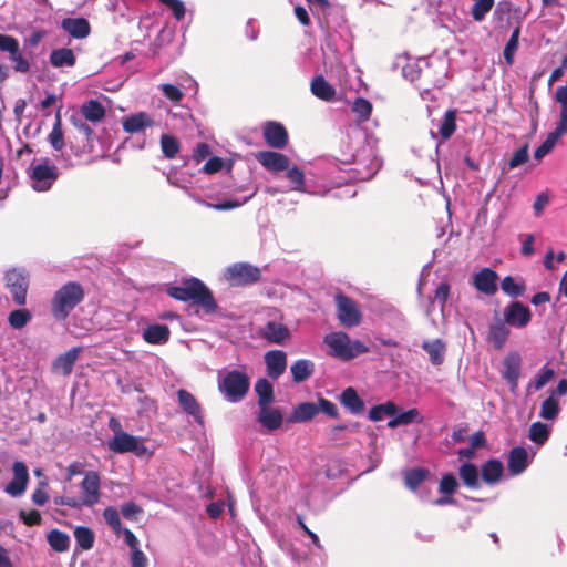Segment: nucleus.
Listing matches in <instances>:
<instances>
[{"label": "nucleus", "instance_id": "nucleus-1", "mask_svg": "<svg viewBox=\"0 0 567 567\" xmlns=\"http://www.w3.org/2000/svg\"><path fill=\"white\" fill-rule=\"evenodd\" d=\"M167 295L179 301H193L200 306L207 313L217 309V303L210 290L197 278L185 280L182 286H171Z\"/></svg>", "mask_w": 567, "mask_h": 567}, {"label": "nucleus", "instance_id": "nucleus-2", "mask_svg": "<svg viewBox=\"0 0 567 567\" xmlns=\"http://www.w3.org/2000/svg\"><path fill=\"white\" fill-rule=\"evenodd\" d=\"M83 287L76 281L61 286L51 300V313L56 321H64L84 299Z\"/></svg>", "mask_w": 567, "mask_h": 567}, {"label": "nucleus", "instance_id": "nucleus-3", "mask_svg": "<svg viewBox=\"0 0 567 567\" xmlns=\"http://www.w3.org/2000/svg\"><path fill=\"white\" fill-rule=\"evenodd\" d=\"M323 343L329 348L328 353L341 361H350L360 354L369 352V347L362 341L351 340L350 337L342 331L326 334Z\"/></svg>", "mask_w": 567, "mask_h": 567}, {"label": "nucleus", "instance_id": "nucleus-4", "mask_svg": "<svg viewBox=\"0 0 567 567\" xmlns=\"http://www.w3.org/2000/svg\"><path fill=\"white\" fill-rule=\"evenodd\" d=\"M248 375L239 370L228 371L218 378V390L229 403H238L244 400L249 391Z\"/></svg>", "mask_w": 567, "mask_h": 567}, {"label": "nucleus", "instance_id": "nucleus-5", "mask_svg": "<svg viewBox=\"0 0 567 567\" xmlns=\"http://www.w3.org/2000/svg\"><path fill=\"white\" fill-rule=\"evenodd\" d=\"M353 171L361 181L371 179L380 169L381 161L373 148L367 144L353 154Z\"/></svg>", "mask_w": 567, "mask_h": 567}, {"label": "nucleus", "instance_id": "nucleus-6", "mask_svg": "<svg viewBox=\"0 0 567 567\" xmlns=\"http://www.w3.org/2000/svg\"><path fill=\"white\" fill-rule=\"evenodd\" d=\"M114 432V436L109 441V449L115 453L124 454V453H134L137 456H142L146 453V446L141 442V440L134 435H131L122 430H116L115 426H112Z\"/></svg>", "mask_w": 567, "mask_h": 567}, {"label": "nucleus", "instance_id": "nucleus-7", "mask_svg": "<svg viewBox=\"0 0 567 567\" xmlns=\"http://www.w3.org/2000/svg\"><path fill=\"white\" fill-rule=\"evenodd\" d=\"M261 277L260 269L247 262H236L227 267L225 278L231 286H248L257 282Z\"/></svg>", "mask_w": 567, "mask_h": 567}, {"label": "nucleus", "instance_id": "nucleus-8", "mask_svg": "<svg viewBox=\"0 0 567 567\" xmlns=\"http://www.w3.org/2000/svg\"><path fill=\"white\" fill-rule=\"evenodd\" d=\"M6 286L12 295L13 301L18 306H24L27 302V291L29 287V277L23 268H12L6 272Z\"/></svg>", "mask_w": 567, "mask_h": 567}, {"label": "nucleus", "instance_id": "nucleus-9", "mask_svg": "<svg viewBox=\"0 0 567 567\" xmlns=\"http://www.w3.org/2000/svg\"><path fill=\"white\" fill-rule=\"evenodd\" d=\"M337 317L342 326L352 328L360 324L362 316L358 305L348 296L340 292L334 297Z\"/></svg>", "mask_w": 567, "mask_h": 567}, {"label": "nucleus", "instance_id": "nucleus-10", "mask_svg": "<svg viewBox=\"0 0 567 567\" xmlns=\"http://www.w3.org/2000/svg\"><path fill=\"white\" fill-rule=\"evenodd\" d=\"M58 177V167L48 163L33 165L30 173L31 186L35 192L49 190Z\"/></svg>", "mask_w": 567, "mask_h": 567}, {"label": "nucleus", "instance_id": "nucleus-11", "mask_svg": "<svg viewBox=\"0 0 567 567\" xmlns=\"http://www.w3.org/2000/svg\"><path fill=\"white\" fill-rule=\"evenodd\" d=\"M101 481L100 475L95 471H87L80 484L81 488V504L85 507H93L100 502L101 497Z\"/></svg>", "mask_w": 567, "mask_h": 567}, {"label": "nucleus", "instance_id": "nucleus-12", "mask_svg": "<svg viewBox=\"0 0 567 567\" xmlns=\"http://www.w3.org/2000/svg\"><path fill=\"white\" fill-rule=\"evenodd\" d=\"M503 320L513 328L523 329L532 320L530 309L520 301H512L504 308Z\"/></svg>", "mask_w": 567, "mask_h": 567}, {"label": "nucleus", "instance_id": "nucleus-13", "mask_svg": "<svg viewBox=\"0 0 567 567\" xmlns=\"http://www.w3.org/2000/svg\"><path fill=\"white\" fill-rule=\"evenodd\" d=\"M12 473L13 477L6 485L4 492L11 497H20L24 494L29 482L27 465L21 461H16L12 464Z\"/></svg>", "mask_w": 567, "mask_h": 567}, {"label": "nucleus", "instance_id": "nucleus-14", "mask_svg": "<svg viewBox=\"0 0 567 567\" xmlns=\"http://www.w3.org/2000/svg\"><path fill=\"white\" fill-rule=\"evenodd\" d=\"M498 275L492 268L485 267L473 277L475 289L486 296H494L497 292Z\"/></svg>", "mask_w": 567, "mask_h": 567}, {"label": "nucleus", "instance_id": "nucleus-15", "mask_svg": "<svg viewBox=\"0 0 567 567\" xmlns=\"http://www.w3.org/2000/svg\"><path fill=\"white\" fill-rule=\"evenodd\" d=\"M533 460L524 446L513 447L507 457V470L512 476L524 473Z\"/></svg>", "mask_w": 567, "mask_h": 567}, {"label": "nucleus", "instance_id": "nucleus-16", "mask_svg": "<svg viewBox=\"0 0 567 567\" xmlns=\"http://www.w3.org/2000/svg\"><path fill=\"white\" fill-rule=\"evenodd\" d=\"M155 125L154 117L147 112H137L123 118V131L128 134H138Z\"/></svg>", "mask_w": 567, "mask_h": 567}, {"label": "nucleus", "instance_id": "nucleus-17", "mask_svg": "<svg viewBox=\"0 0 567 567\" xmlns=\"http://www.w3.org/2000/svg\"><path fill=\"white\" fill-rule=\"evenodd\" d=\"M260 165L269 172L278 173L289 168V158L275 151H261L256 155Z\"/></svg>", "mask_w": 567, "mask_h": 567}, {"label": "nucleus", "instance_id": "nucleus-18", "mask_svg": "<svg viewBox=\"0 0 567 567\" xmlns=\"http://www.w3.org/2000/svg\"><path fill=\"white\" fill-rule=\"evenodd\" d=\"M267 374L270 379L277 380L287 368V354L282 350H270L265 353Z\"/></svg>", "mask_w": 567, "mask_h": 567}, {"label": "nucleus", "instance_id": "nucleus-19", "mask_svg": "<svg viewBox=\"0 0 567 567\" xmlns=\"http://www.w3.org/2000/svg\"><path fill=\"white\" fill-rule=\"evenodd\" d=\"M264 138L274 148H284L288 143V133L278 122H267L264 127Z\"/></svg>", "mask_w": 567, "mask_h": 567}, {"label": "nucleus", "instance_id": "nucleus-20", "mask_svg": "<svg viewBox=\"0 0 567 567\" xmlns=\"http://www.w3.org/2000/svg\"><path fill=\"white\" fill-rule=\"evenodd\" d=\"M61 29L73 39H85L91 33V25L83 17L64 18L61 21Z\"/></svg>", "mask_w": 567, "mask_h": 567}, {"label": "nucleus", "instance_id": "nucleus-21", "mask_svg": "<svg viewBox=\"0 0 567 567\" xmlns=\"http://www.w3.org/2000/svg\"><path fill=\"white\" fill-rule=\"evenodd\" d=\"M178 404L182 410L190 415L194 421L200 425L204 423V416L202 413L200 405L196 398L187 390L181 389L177 391Z\"/></svg>", "mask_w": 567, "mask_h": 567}, {"label": "nucleus", "instance_id": "nucleus-22", "mask_svg": "<svg viewBox=\"0 0 567 567\" xmlns=\"http://www.w3.org/2000/svg\"><path fill=\"white\" fill-rule=\"evenodd\" d=\"M260 336L270 343L284 344L290 337L289 329L277 321H268L260 330Z\"/></svg>", "mask_w": 567, "mask_h": 567}, {"label": "nucleus", "instance_id": "nucleus-23", "mask_svg": "<svg viewBox=\"0 0 567 567\" xmlns=\"http://www.w3.org/2000/svg\"><path fill=\"white\" fill-rule=\"evenodd\" d=\"M509 326L502 319H496L488 327L487 340L496 350L504 348L511 334Z\"/></svg>", "mask_w": 567, "mask_h": 567}, {"label": "nucleus", "instance_id": "nucleus-24", "mask_svg": "<svg viewBox=\"0 0 567 567\" xmlns=\"http://www.w3.org/2000/svg\"><path fill=\"white\" fill-rule=\"evenodd\" d=\"M311 93L319 100L324 102H331L334 100L337 91L323 75H316L310 83Z\"/></svg>", "mask_w": 567, "mask_h": 567}, {"label": "nucleus", "instance_id": "nucleus-25", "mask_svg": "<svg viewBox=\"0 0 567 567\" xmlns=\"http://www.w3.org/2000/svg\"><path fill=\"white\" fill-rule=\"evenodd\" d=\"M169 336V328L161 323L150 324L142 332L143 340L150 344H165Z\"/></svg>", "mask_w": 567, "mask_h": 567}, {"label": "nucleus", "instance_id": "nucleus-26", "mask_svg": "<svg viewBox=\"0 0 567 567\" xmlns=\"http://www.w3.org/2000/svg\"><path fill=\"white\" fill-rule=\"evenodd\" d=\"M566 133L567 127L557 124L556 128L553 132H550L547 135L546 140L535 150L534 158L536 161H540L542 158H544L547 154H549L553 151L559 138Z\"/></svg>", "mask_w": 567, "mask_h": 567}, {"label": "nucleus", "instance_id": "nucleus-27", "mask_svg": "<svg viewBox=\"0 0 567 567\" xmlns=\"http://www.w3.org/2000/svg\"><path fill=\"white\" fill-rule=\"evenodd\" d=\"M282 414L278 409L268 405L259 406L258 422L269 431H275L282 425Z\"/></svg>", "mask_w": 567, "mask_h": 567}, {"label": "nucleus", "instance_id": "nucleus-28", "mask_svg": "<svg viewBox=\"0 0 567 567\" xmlns=\"http://www.w3.org/2000/svg\"><path fill=\"white\" fill-rule=\"evenodd\" d=\"M435 125L437 127V133L431 130L433 138H436L437 134L441 136L442 141L450 138L456 130V111L447 110L444 116Z\"/></svg>", "mask_w": 567, "mask_h": 567}, {"label": "nucleus", "instance_id": "nucleus-29", "mask_svg": "<svg viewBox=\"0 0 567 567\" xmlns=\"http://www.w3.org/2000/svg\"><path fill=\"white\" fill-rule=\"evenodd\" d=\"M80 352L81 348L74 347L60 354L52 363L53 370L61 372L63 375H69L73 370V365L76 362Z\"/></svg>", "mask_w": 567, "mask_h": 567}, {"label": "nucleus", "instance_id": "nucleus-30", "mask_svg": "<svg viewBox=\"0 0 567 567\" xmlns=\"http://www.w3.org/2000/svg\"><path fill=\"white\" fill-rule=\"evenodd\" d=\"M503 473V463L497 458L486 461L481 468L482 480L488 485H495L498 483Z\"/></svg>", "mask_w": 567, "mask_h": 567}, {"label": "nucleus", "instance_id": "nucleus-31", "mask_svg": "<svg viewBox=\"0 0 567 567\" xmlns=\"http://www.w3.org/2000/svg\"><path fill=\"white\" fill-rule=\"evenodd\" d=\"M422 349L429 354L433 365H441L444 362L446 346L442 339L425 340Z\"/></svg>", "mask_w": 567, "mask_h": 567}, {"label": "nucleus", "instance_id": "nucleus-32", "mask_svg": "<svg viewBox=\"0 0 567 567\" xmlns=\"http://www.w3.org/2000/svg\"><path fill=\"white\" fill-rule=\"evenodd\" d=\"M340 403L350 411V413L358 415L364 410V402L359 396L358 392L349 386L340 394Z\"/></svg>", "mask_w": 567, "mask_h": 567}, {"label": "nucleus", "instance_id": "nucleus-33", "mask_svg": "<svg viewBox=\"0 0 567 567\" xmlns=\"http://www.w3.org/2000/svg\"><path fill=\"white\" fill-rule=\"evenodd\" d=\"M49 61L54 68H72L75 65L76 56L72 49H54L50 53Z\"/></svg>", "mask_w": 567, "mask_h": 567}, {"label": "nucleus", "instance_id": "nucleus-34", "mask_svg": "<svg viewBox=\"0 0 567 567\" xmlns=\"http://www.w3.org/2000/svg\"><path fill=\"white\" fill-rule=\"evenodd\" d=\"M319 413L317 404L313 402H303L293 408L289 421L302 423L311 421Z\"/></svg>", "mask_w": 567, "mask_h": 567}, {"label": "nucleus", "instance_id": "nucleus-35", "mask_svg": "<svg viewBox=\"0 0 567 567\" xmlns=\"http://www.w3.org/2000/svg\"><path fill=\"white\" fill-rule=\"evenodd\" d=\"M290 372L293 382L301 383L313 374L315 363L308 359H299L291 364Z\"/></svg>", "mask_w": 567, "mask_h": 567}, {"label": "nucleus", "instance_id": "nucleus-36", "mask_svg": "<svg viewBox=\"0 0 567 567\" xmlns=\"http://www.w3.org/2000/svg\"><path fill=\"white\" fill-rule=\"evenodd\" d=\"M458 475L466 487L477 489L481 486L480 471L475 464L471 462L463 463L458 468Z\"/></svg>", "mask_w": 567, "mask_h": 567}, {"label": "nucleus", "instance_id": "nucleus-37", "mask_svg": "<svg viewBox=\"0 0 567 567\" xmlns=\"http://www.w3.org/2000/svg\"><path fill=\"white\" fill-rule=\"evenodd\" d=\"M501 289L506 296L515 299L525 293L526 284L523 279L517 280L513 276H506L501 281Z\"/></svg>", "mask_w": 567, "mask_h": 567}, {"label": "nucleus", "instance_id": "nucleus-38", "mask_svg": "<svg viewBox=\"0 0 567 567\" xmlns=\"http://www.w3.org/2000/svg\"><path fill=\"white\" fill-rule=\"evenodd\" d=\"M81 115L90 122H100L105 116L104 106L96 100H90L80 109Z\"/></svg>", "mask_w": 567, "mask_h": 567}, {"label": "nucleus", "instance_id": "nucleus-39", "mask_svg": "<svg viewBox=\"0 0 567 567\" xmlns=\"http://www.w3.org/2000/svg\"><path fill=\"white\" fill-rule=\"evenodd\" d=\"M47 540H48L50 547L58 553H64L70 547L69 535L59 529L50 530L47 535Z\"/></svg>", "mask_w": 567, "mask_h": 567}, {"label": "nucleus", "instance_id": "nucleus-40", "mask_svg": "<svg viewBox=\"0 0 567 567\" xmlns=\"http://www.w3.org/2000/svg\"><path fill=\"white\" fill-rule=\"evenodd\" d=\"M255 391L259 398L258 406L269 405L274 402V388L267 379H259L255 383Z\"/></svg>", "mask_w": 567, "mask_h": 567}, {"label": "nucleus", "instance_id": "nucleus-41", "mask_svg": "<svg viewBox=\"0 0 567 567\" xmlns=\"http://www.w3.org/2000/svg\"><path fill=\"white\" fill-rule=\"evenodd\" d=\"M429 474V470L424 467L411 468L404 474V483L409 489L414 492L426 480Z\"/></svg>", "mask_w": 567, "mask_h": 567}, {"label": "nucleus", "instance_id": "nucleus-42", "mask_svg": "<svg viewBox=\"0 0 567 567\" xmlns=\"http://www.w3.org/2000/svg\"><path fill=\"white\" fill-rule=\"evenodd\" d=\"M417 421L421 422L422 417L420 416V412L417 409L413 408L408 411L398 413L393 415V417L388 422V426L390 429H395L401 425H408L412 422Z\"/></svg>", "mask_w": 567, "mask_h": 567}, {"label": "nucleus", "instance_id": "nucleus-43", "mask_svg": "<svg viewBox=\"0 0 567 567\" xmlns=\"http://www.w3.org/2000/svg\"><path fill=\"white\" fill-rule=\"evenodd\" d=\"M286 171L287 178L291 184L290 190L312 194V192L309 190L306 185L305 174L302 171H300L297 166H289V168Z\"/></svg>", "mask_w": 567, "mask_h": 567}, {"label": "nucleus", "instance_id": "nucleus-44", "mask_svg": "<svg viewBox=\"0 0 567 567\" xmlns=\"http://www.w3.org/2000/svg\"><path fill=\"white\" fill-rule=\"evenodd\" d=\"M74 538L78 546L83 550H90L95 540L93 530L86 526H78L74 529Z\"/></svg>", "mask_w": 567, "mask_h": 567}, {"label": "nucleus", "instance_id": "nucleus-45", "mask_svg": "<svg viewBox=\"0 0 567 567\" xmlns=\"http://www.w3.org/2000/svg\"><path fill=\"white\" fill-rule=\"evenodd\" d=\"M398 412V406L395 403L388 401L383 404L374 405L369 411V419L373 422H378L383 420L385 415L392 416Z\"/></svg>", "mask_w": 567, "mask_h": 567}, {"label": "nucleus", "instance_id": "nucleus-46", "mask_svg": "<svg viewBox=\"0 0 567 567\" xmlns=\"http://www.w3.org/2000/svg\"><path fill=\"white\" fill-rule=\"evenodd\" d=\"M32 320V313L27 308L12 310L8 316V322L11 328L20 330Z\"/></svg>", "mask_w": 567, "mask_h": 567}, {"label": "nucleus", "instance_id": "nucleus-47", "mask_svg": "<svg viewBox=\"0 0 567 567\" xmlns=\"http://www.w3.org/2000/svg\"><path fill=\"white\" fill-rule=\"evenodd\" d=\"M555 375V371L553 368H549L547 364L540 368V370L535 375V379L530 381L527 385V390L538 391L543 389Z\"/></svg>", "mask_w": 567, "mask_h": 567}, {"label": "nucleus", "instance_id": "nucleus-48", "mask_svg": "<svg viewBox=\"0 0 567 567\" xmlns=\"http://www.w3.org/2000/svg\"><path fill=\"white\" fill-rule=\"evenodd\" d=\"M254 195H255V193L250 194L249 196H246L243 200L227 199V200H224V202H220V203H217V204L206 203L203 199H200L199 197H196V196H193V195H192V198L195 202H197V203H199L202 205H205L207 207H210L213 209H216V210H229V209H234V208L240 207L243 204L247 203Z\"/></svg>", "mask_w": 567, "mask_h": 567}, {"label": "nucleus", "instance_id": "nucleus-49", "mask_svg": "<svg viewBox=\"0 0 567 567\" xmlns=\"http://www.w3.org/2000/svg\"><path fill=\"white\" fill-rule=\"evenodd\" d=\"M550 434V426L542 423V422H535L529 427V434L528 437L532 442L543 445L549 437Z\"/></svg>", "mask_w": 567, "mask_h": 567}, {"label": "nucleus", "instance_id": "nucleus-50", "mask_svg": "<svg viewBox=\"0 0 567 567\" xmlns=\"http://www.w3.org/2000/svg\"><path fill=\"white\" fill-rule=\"evenodd\" d=\"M559 413V405L556 398L549 395L542 402L539 416L544 420L553 421Z\"/></svg>", "mask_w": 567, "mask_h": 567}, {"label": "nucleus", "instance_id": "nucleus-51", "mask_svg": "<svg viewBox=\"0 0 567 567\" xmlns=\"http://www.w3.org/2000/svg\"><path fill=\"white\" fill-rule=\"evenodd\" d=\"M161 148L166 158H175L179 152V142L173 135L163 134L161 136Z\"/></svg>", "mask_w": 567, "mask_h": 567}, {"label": "nucleus", "instance_id": "nucleus-52", "mask_svg": "<svg viewBox=\"0 0 567 567\" xmlns=\"http://www.w3.org/2000/svg\"><path fill=\"white\" fill-rule=\"evenodd\" d=\"M352 111L359 122H365L371 115L372 104L364 97H357L352 104Z\"/></svg>", "mask_w": 567, "mask_h": 567}, {"label": "nucleus", "instance_id": "nucleus-53", "mask_svg": "<svg viewBox=\"0 0 567 567\" xmlns=\"http://www.w3.org/2000/svg\"><path fill=\"white\" fill-rule=\"evenodd\" d=\"M471 14L474 21L481 22L485 19L486 14L492 10L494 0H474Z\"/></svg>", "mask_w": 567, "mask_h": 567}, {"label": "nucleus", "instance_id": "nucleus-54", "mask_svg": "<svg viewBox=\"0 0 567 567\" xmlns=\"http://www.w3.org/2000/svg\"><path fill=\"white\" fill-rule=\"evenodd\" d=\"M504 373L505 380L519 379L520 359L518 355H509L504 360Z\"/></svg>", "mask_w": 567, "mask_h": 567}, {"label": "nucleus", "instance_id": "nucleus-55", "mask_svg": "<svg viewBox=\"0 0 567 567\" xmlns=\"http://www.w3.org/2000/svg\"><path fill=\"white\" fill-rule=\"evenodd\" d=\"M48 140L55 151H61L64 147V137L63 132L61 130V118L59 114L56 115L55 123L52 127L51 133L49 134Z\"/></svg>", "mask_w": 567, "mask_h": 567}, {"label": "nucleus", "instance_id": "nucleus-56", "mask_svg": "<svg viewBox=\"0 0 567 567\" xmlns=\"http://www.w3.org/2000/svg\"><path fill=\"white\" fill-rule=\"evenodd\" d=\"M555 99L561 106L559 121L557 124L567 127V85L557 87Z\"/></svg>", "mask_w": 567, "mask_h": 567}, {"label": "nucleus", "instance_id": "nucleus-57", "mask_svg": "<svg viewBox=\"0 0 567 567\" xmlns=\"http://www.w3.org/2000/svg\"><path fill=\"white\" fill-rule=\"evenodd\" d=\"M529 158V145L525 143L522 147H519L516 152H514L513 156L507 163L508 169H515L525 163H527Z\"/></svg>", "mask_w": 567, "mask_h": 567}, {"label": "nucleus", "instance_id": "nucleus-58", "mask_svg": "<svg viewBox=\"0 0 567 567\" xmlns=\"http://www.w3.org/2000/svg\"><path fill=\"white\" fill-rule=\"evenodd\" d=\"M103 517L106 524L116 533L120 534L122 530V523L116 508L110 506L103 511Z\"/></svg>", "mask_w": 567, "mask_h": 567}, {"label": "nucleus", "instance_id": "nucleus-59", "mask_svg": "<svg viewBox=\"0 0 567 567\" xmlns=\"http://www.w3.org/2000/svg\"><path fill=\"white\" fill-rule=\"evenodd\" d=\"M458 483L452 473H446L442 476L439 485L440 493L444 495H452L456 492Z\"/></svg>", "mask_w": 567, "mask_h": 567}, {"label": "nucleus", "instance_id": "nucleus-60", "mask_svg": "<svg viewBox=\"0 0 567 567\" xmlns=\"http://www.w3.org/2000/svg\"><path fill=\"white\" fill-rule=\"evenodd\" d=\"M158 89L163 92L164 96L167 100L174 103L181 102L184 97L183 91L174 84L163 83L158 85Z\"/></svg>", "mask_w": 567, "mask_h": 567}, {"label": "nucleus", "instance_id": "nucleus-61", "mask_svg": "<svg viewBox=\"0 0 567 567\" xmlns=\"http://www.w3.org/2000/svg\"><path fill=\"white\" fill-rule=\"evenodd\" d=\"M158 1L171 10L173 17L177 21H181L184 19L185 13H186V8L182 0H158Z\"/></svg>", "mask_w": 567, "mask_h": 567}, {"label": "nucleus", "instance_id": "nucleus-62", "mask_svg": "<svg viewBox=\"0 0 567 567\" xmlns=\"http://www.w3.org/2000/svg\"><path fill=\"white\" fill-rule=\"evenodd\" d=\"M10 60L13 63V69L20 73H28L30 71V62L21 54L20 45L17 47L14 53H10Z\"/></svg>", "mask_w": 567, "mask_h": 567}, {"label": "nucleus", "instance_id": "nucleus-63", "mask_svg": "<svg viewBox=\"0 0 567 567\" xmlns=\"http://www.w3.org/2000/svg\"><path fill=\"white\" fill-rule=\"evenodd\" d=\"M519 28H516L504 48V58L508 64L513 63V54L518 47Z\"/></svg>", "mask_w": 567, "mask_h": 567}, {"label": "nucleus", "instance_id": "nucleus-64", "mask_svg": "<svg viewBox=\"0 0 567 567\" xmlns=\"http://www.w3.org/2000/svg\"><path fill=\"white\" fill-rule=\"evenodd\" d=\"M70 122L80 133H82L85 136L87 142L93 141V138H94L93 130L80 116L72 115L70 117Z\"/></svg>", "mask_w": 567, "mask_h": 567}]
</instances>
